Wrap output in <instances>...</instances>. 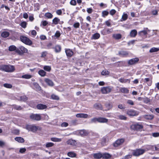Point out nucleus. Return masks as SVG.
Returning a JSON list of instances; mask_svg holds the SVG:
<instances>
[{
  "mask_svg": "<svg viewBox=\"0 0 159 159\" xmlns=\"http://www.w3.org/2000/svg\"><path fill=\"white\" fill-rule=\"evenodd\" d=\"M109 72L106 70H104L101 72V74L103 75H109Z\"/></svg>",
  "mask_w": 159,
  "mask_h": 159,
  "instance_id": "43",
  "label": "nucleus"
},
{
  "mask_svg": "<svg viewBox=\"0 0 159 159\" xmlns=\"http://www.w3.org/2000/svg\"><path fill=\"white\" fill-rule=\"evenodd\" d=\"M25 128L29 131H31L33 132H35L38 130H40L41 129L40 127L34 125H26Z\"/></svg>",
  "mask_w": 159,
  "mask_h": 159,
  "instance_id": "2",
  "label": "nucleus"
},
{
  "mask_svg": "<svg viewBox=\"0 0 159 159\" xmlns=\"http://www.w3.org/2000/svg\"><path fill=\"white\" fill-rule=\"evenodd\" d=\"M112 36L116 39H119L122 37L121 34H113Z\"/></svg>",
  "mask_w": 159,
  "mask_h": 159,
  "instance_id": "27",
  "label": "nucleus"
},
{
  "mask_svg": "<svg viewBox=\"0 0 159 159\" xmlns=\"http://www.w3.org/2000/svg\"><path fill=\"white\" fill-rule=\"evenodd\" d=\"M116 11L114 9H112L110 11V13L111 15H113L115 14Z\"/></svg>",
  "mask_w": 159,
  "mask_h": 159,
  "instance_id": "63",
  "label": "nucleus"
},
{
  "mask_svg": "<svg viewBox=\"0 0 159 159\" xmlns=\"http://www.w3.org/2000/svg\"><path fill=\"white\" fill-rule=\"evenodd\" d=\"M53 48L54 49L56 53L60 52L61 50V47L59 45H56Z\"/></svg>",
  "mask_w": 159,
  "mask_h": 159,
  "instance_id": "19",
  "label": "nucleus"
},
{
  "mask_svg": "<svg viewBox=\"0 0 159 159\" xmlns=\"http://www.w3.org/2000/svg\"><path fill=\"white\" fill-rule=\"evenodd\" d=\"M70 3L71 5L75 6L76 5V1L75 0H71L70 1Z\"/></svg>",
  "mask_w": 159,
  "mask_h": 159,
  "instance_id": "56",
  "label": "nucleus"
},
{
  "mask_svg": "<svg viewBox=\"0 0 159 159\" xmlns=\"http://www.w3.org/2000/svg\"><path fill=\"white\" fill-rule=\"evenodd\" d=\"M152 135L155 137H158L159 136V133H154L152 134Z\"/></svg>",
  "mask_w": 159,
  "mask_h": 159,
  "instance_id": "64",
  "label": "nucleus"
},
{
  "mask_svg": "<svg viewBox=\"0 0 159 159\" xmlns=\"http://www.w3.org/2000/svg\"><path fill=\"white\" fill-rule=\"evenodd\" d=\"M79 133L82 136H84L88 135L89 133L88 130L85 129L80 130L79 131Z\"/></svg>",
  "mask_w": 159,
  "mask_h": 159,
  "instance_id": "11",
  "label": "nucleus"
},
{
  "mask_svg": "<svg viewBox=\"0 0 159 159\" xmlns=\"http://www.w3.org/2000/svg\"><path fill=\"white\" fill-rule=\"evenodd\" d=\"M43 69L49 72L51 69V67L48 66H45L43 67Z\"/></svg>",
  "mask_w": 159,
  "mask_h": 159,
  "instance_id": "36",
  "label": "nucleus"
},
{
  "mask_svg": "<svg viewBox=\"0 0 159 159\" xmlns=\"http://www.w3.org/2000/svg\"><path fill=\"white\" fill-rule=\"evenodd\" d=\"M47 106L43 104H39L37 106V108L38 109H44L47 108Z\"/></svg>",
  "mask_w": 159,
  "mask_h": 159,
  "instance_id": "18",
  "label": "nucleus"
},
{
  "mask_svg": "<svg viewBox=\"0 0 159 159\" xmlns=\"http://www.w3.org/2000/svg\"><path fill=\"white\" fill-rule=\"evenodd\" d=\"M30 118L33 120H39L41 119V116L39 114H32L30 116Z\"/></svg>",
  "mask_w": 159,
  "mask_h": 159,
  "instance_id": "9",
  "label": "nucleus"
},
{
  "mask_svg": "<svg viewBox=\"0 0 159 159\" xmlns=\"http://www.w3.org/2000/svg\"><path fill=\"white\" fill-rule=\"evenodd\" d=\"M50 139L52 141L54 142H60L62 140L61 139V138H58L55 137L51 138Z\"/></svg>",
  "mask_w": 159,
  "mask_h": 159,
  "instance_id": "32",
  "label": "nucleus"
},
{
  "mask_svg": "<svg viewBox=\"0 0 159 159\" xmlns=\"http://www.w3.org/2000/svg\"><path fill=\"white\" fill-rule=\"evenodd\" d=\"M60 21V20L57 17H55L54 19H53L52 22L55 25H57L58 24Z\"/></svg>",
  "mask_w": 159,
  "mask_h": 159,
  "instance_id": "35",
  "label": "nucleus"
},
{
  "mask_svg": "<svg viewBox=\"0 0 159 159\" xmlns=\"http://www.w3.org/2000/svg\"><path fill=\"white\" fill-rule=\"evenodd\" d=\"M76 116L77 117L86 118L88 117V115L86 114L79 113L76 114Z\"/></svg>",
  "mask_w": 159,
  "mask_h": 159,
  "instance_id": "22",
  "label": "nucleus"
},
{
  "mask_svg": "<svg viewBox=\"0 0 159 159\" xmlns=\"http://www.w3.org/2000/svg\"><path fill=\"white\" fill-rule=\"evenodd\" d=\"M152 77L151 75H149L148 77L145 78L144 79V82L147 83L148 86H151L152 84Z\"/></svg>",
  "mask_w": 159,
  "mask_h": 159,
  "instance_id": "10",
  "label": "nucleus"
},
{
  "mask_svg": "<svg viewBox=\"0 0 159 159\" xmlns=\"http://www.w3.org/2000/svg\"><path fill=\"white\" fill-rule=\"evenodd\" d=\"M127 114L129 116H134L139 114V112L134 110H127Z\"/></svg>",
  "mask_w": 159,
  "mask_h": 159,
  "instance_id": "5",
  "label": "nucleus"
},
{
  "mask_svg": "<svg viewBox=\"0 0 159 159\" xmlns=\"http://www.w3.org/2000/svg\"><path fill=\"white\" fill-rule=\"evenodd\" d=\"M159 50V48H152L150 49L149 50V52H150L152 53V52H156L158 51Z\"/></svg>",
  "mask_w": 159,
  "mask_h": 159,
  "instance_id": "38",
  "label": "nucleus"
},
{
  "mask_svg": "<svg viewBox=\"0 0 159 159\" xmlns=\"http://www.w3.org/2000/svg\"><path fill=\"white\" fill-rule=\"evenodd\" d=\"M109 14V12L107 11H104L102 12V17H105L107 16Z\"/></svg>",
  "mask_w": 159,
  "mask_h": 159,
  "instance_id": "48",
  "label": "nucleus"
},
{
  "mask_svg": "<svg viewBox=\"0 0 159 159\" xmlns=\"http://www.w3.org/2000/svg\"><path fill=\"white\" fill-rule=\"evenodd\" d=\"M19 49L23 53H27L28 52V50L23 46H20L19 47Z\"/></svg>",
  "mask_w": 159,
  "mask_h": 159,
  "instance_id": "30",
  "label": "nucleus"
},
{
  "mask_svg": "<svg viewBox=\"0 0 159 159\" xmlns=\"http://www.w3.org/2000/svg\"><path fill=\"white\" fill-rule=\"evenodd\" d=\"M111 90V88L109 86L103 87L102 88L101 91L103 94H106L110 92Z\"/></svg>",
  "mask_w": 159,
  "mask_h": 159,
  "instance_id": "6",
  "label": "nucleus"
},
{
  "mask_svg": "<svg viewBox=\"0 0 159 159\" xmlns=\"http://www.w3.org/2000/svg\"><path fill=\"white\" fill-rule=\"evenodd\" d=\"M61 35L59 31H57L55 34V36L56 37L58 38Z\"/></svg>",
  "mask_w": 159,
  "mask_h": 159,
  "instance_id": "60",
  "label": "nucleus"
},
{
  "mask_svg": "<svg viewBox=\"0 0 159 159\" xmlns=\"http://www.w3.org/2000/svg\"><path fill=\"white\" fill-rule=\"evenodd\" d=\"M128 54V52L126 51H121L118 52V55L121 57H126Z\"/></svg>",
  "mask_w": 159,
  "mask_h": 159,
  "instance_id": "12",
  "label": "nucleus"
},
{
  "mask_svg": "<svg viewBox=\"0 0 159 159\" xmlns=\"http://www.w3.org/2000/svg\"><path fill=\"white\" fill-rule=\"evenodd\" d=\"M71 124L74 125H77V120H72L71 121Z\"/></svg>",
  "mask_w": 159,
  "mask_h": 159,
  "instance_id": "61",
  "label": "nucleus"
},
{
  "mask_svg": "<svg viewBox=\"0 0 159 159\" xmlns=\"http://www.w3.org/2000/svg\"><path fill=\"white\" fill-rule=\"evenodd\" d=\"M108 121V120L106 118L99 117L98 118V122L100 123H106Z\"/></svg>",
  "mask_w": 159,
  "mask_h": 159,
  "instance_id": "23",
  "label": "nucleus"
},
{
  "mask_svg": "<svg viewBox=\"0 0 159 159\" xmlns=\"http://www.w3.org/2000/svg\"><path fill=\"white\" fill-rule=\"evenodd\" d=\"M15 139L16 141H17L19 143H24L25 141L24 139L23 138L20 137H16L15 138Z\"/></svg>",
  "mask_w": 159,
  "mask_h": 159,
  "instance_id": "26",
  "label": "nucleus"
},
{
  "mask_svg": "<svg viewBox=\"0 0 159 159\" xmlns=\"http://www.w3.org/2000/svg\"><path fill=\"white\" fill-rule=\"evenodd\" d=\"M100 36V34L99 33H96L93 35L92 36V39H99Z\"/></svg>",
  "mask_w": 159,
  "mask_h": 159,
  "instance_id": "28",
  "label": "nucleus"
},
{
  "mask_svg": "<svg viewBox=\"0 0 159 159\" xmlns=\"http://www.w3.org/2000/svg\"><path fill=\"white\" fill-rule=\"evenodd\" d=\"M119 118L122 120H126L127 117L123 115H119Z\"/></svg>",
  "mask_w": 159,
  "mask_h": 159,
  "instance_id": "54",
  "label": "nucleus"
},
{
  "mask_svg": "<svg viewBox=\"0 0 159 159\" xmlns=\"http://www.w3.org/2000/svg\"><path fill=\"white\" fill-rule=\"evenodd\" d=\"M93 156L94 158L99 159L102 157V154L100 153H95Z\"/></svg>",
  "mask_w": 159,
  "mask_h": 159,
  "instance_id": "29",
  "label": "nucleus"
},
{
  "mask_svg": "<svg viewBox=\"0 0 159 159\" xmlns=\"http://www.w3.org/2000/svg\"><path fill=\"white\" fill-rule=\"evenodd\" d=\"M125 140L123 139H118L114 143V146L115 147H118L119 146L122 144L124 142Z\"/></svg>",
  "mask_w": 159,
  "mask_h": 159,
  "instance_id": "8",
  "label": "nucleus"
},
{
  "mask_svg": "<svg viewBox=\"0 0 159 159\" xmlns=\"http://www.w3.org/2000/svg\"><path fill=\"white\" fill-rule=\"evenodd\" d=\"M93 9L91 8H87V12L89 14L91 13L93 11Z\"/></svg>",
  "mask_w": 159,
  "mask_h": 159,
  "instance_id": "62",
  "label": "nucleus"
},
{
  "mask_svg": "<svg viewBox=\"0 0 159 159\" xmlns=\"http://www.w3.org/2000/svg\"><path fill=\"white\" fill-rule=\"evenodd\" d=\"M65 52L67 56L69 57H71L73 54V52L70 49H67L66 50Z\"/></svg>",
  "mask_w": 159,
  "mask_h": 159,
  "instance_id": "20",
  "label": "nucleus"
},
{
  "mask_svg": "<svg viewBox=\"0 0 159 159\" xmlns=\"http://www.w3.org/2000/svg\"><path fill=\"white\" fill-rule=\"evenodd\" d=\"M143 100L144 102L146 103H148L150 101V99L147 97L144 98Z\"/></svg>",
  "mask_w": 159,
  "mask_h": 159,
  "instance_id": "51",
  "label": "nucleus"
},
{
  "mask_svg": "<svg viewBox=\"0 0 159 159\" xmlns=\"http://www.w3.org/2000/svg\"><path fill=\"white\" fill-rule=\"evenodd\" d=\"M20 38L21 41L25 44L29 45H30L32 44V41L26 37L21 36Z\"/></svg>",
  "mask_w": 159,
  "mask_h": 159,
  "instance_id": "3",
  "label": "nucleus"
},
{
  "mask_svg": "<svg viewBox=\"0 0 159 159\" xmlns=\"http://www.w3.org/2000/svg\"><path fill=\"white\" fill-rule=\"evenodd\" d=\"M33 84L37 90L40 91L41 90V88L38 84L37 83L34 82Z\"/></svg>",
  "mask_w": 159,
  "mask_h": 159,
  "instance_id": "25",
  "label": "nucleus"
},
{
  "mask_svg": "<svg viewBox=\"0 0 159 159\" xmlns=\"http://www.w3.org/2000/svg\"><path fill=\"white\" fill-rule=\"evenodd\" d=\"M139 58L137 57L132 58L129 60L128 63L129 65H133L138 63L139 61Z\"/></svg>",
  "mask_w": 159,
  "mask_h": 159,
  "instance_id": "7",
  "label": "nucleus"
},
{
  "mask_svg": "<svg viewBox=\"0 0 159 159\" xmlns=\"http://www.w3.org/2000/svg\"><path fill=\"white\" fill-rule=\"evenodd\" d=\"M8 50L10 51H13L16 50V52H18V50H16V47L14 45H12L9 47Z\"/></svg>",
  "mask_w": 159,
  "mask_h": 159,
  "instance_id": "21",
  "label": "nucleus"
},
{
  "mask_svg": "<svg viewBox=\"0 0 159 159\" xmlns=\"http://www.w3.org/2000/svg\"><path fill=\"white\" fill-rule=\"evenodd\" d=\"M132 156L131 155H128L123 157L121 159H129Z\"/></svg>",
  "mask_w": 159,
  "mask_h": 159,
  "instance_id": "53",
  "label": "nucleus"
},
{
  "mask_svg": "<svg viewBox=\"0 0 159 159\" xmlns=\"http://www.w3.org/2000/svg\"><path fill=\"white\" fill-rule=\"evenodd\" d=\"M97 121L98 122V118H94L92 119L91 120V122L92 123H95Z\"/></svg>",
  "mask_w": 159,
  "mask_h": 159,
  "instance_id": "58",
  "label": "nucleus"
},
{
  "mask_svg": "<svg viewBox=\"0 0 159 159\" xmlns=\"http://www.w3.org/2000/svg\"><path fill=\"white\" fill-rule=\"evenodd\" d=\"M68 156L71 157H76V154L74 152H69L67 153Z\"/></svg>",
  "mask_w": 159,
  "mask_h": 159,
  "instance_id": "34",
  "label": "nucleus"
},
{
  "mask_svg": "<svg viewBox=\"0 0 159 159\" xmlns=\"http://www.w3.org/2000/svg\"><path fill=\"white\" fill-rule=\"evenodd\" d=\"M3 86L4 87L9 89H11L12 88V86L11 84H3Z\"/></svg>",
  "mask_w": 159,
  "mask_h": 159,
  "instance_id": "47",
  "label": "nucleus"
},
{
  "mask_svg": "<svg viewBox=\"0 0 159 159\" xmlns=\"http://www.w3.org/2000/svg\"><path fill=\"white\" fill-rule=\"evenodd\" d=\"M144 118L147 120H152L153 118V116L152 115H145L143 116Z\"/></svg>",
  "mask_w": 159,
  "mask_h": 159,
  "instance_id": "33",
  "label": "nucleus"
},
{
  "mask_svg": "<svg viewBox=\"0 0 159 159\" xmlns=\"http://www.w3.org/2000/svg\"><path fill=\"white\" fill-rule=\"evenodd\" d=\"M120 92L124 93H128L129 91V90L127 88L125 87L120 88Z\"/></svg>",
  "mask_w": 159,
  "mask_h": 159,
  "instance_id": "15",
  "label": "nucleus"
},
{
  "mask_svg": "<svg viewBox=\"0 0 159 159\" xmlns=\"http://www.w3.org/2000/svg\"><path fill=\"white\" fill-rule=\"evenodd\" d=\"M94 107L96 109H100L102 108V105L100 104L96 103L94 105Z\"/></svg>",
  "mask_w": 159,
  "mask_h": 159,
  "instance_id": "41",
  "label": "nucleus"
},
{
  "mask_svg": "<svg viewBox=\"0 0 159 159\" xmlns=\"http://www.w3.org/2000/svg\"><path fill=\"white\" fill-rule=\"evenodd\" d=\"M128 15L126 13H124L122 16L121 19L122 20L121 21H125L128 18Z\"/></svg>",
  "mask_w": 159,
  "mask_h": 159,
  "instance_id": "39",
  "label": "nucleus"
},
{
  "mask_svg": "<svg viewBox=\"0 0 159 159\" xmlns=\"http://www.w3.org/2000/svg\"><path fill=\"white\" fill-rule=\"evenodd\" d=\"M27 23L25 21H23L20 24V25L24 28H25L26 27Z\"/></svg>",
  "mask_w": 159,
  "mask_h": 159,
  "instance_id": "46",
  "label": "nucleus"
},
{
  "mask_svg": "<svg viewBox=\"0 0 159 159\" xmlns=\"http://www.w3.org/2000/svg\"><path fill=\"white\" fill-rule=\"evenodd\" d=\"M45 82L49 86L52 87L54 85V83L52 81L49 79L46 78L45 80Z\"/></svg>",
  "mask_w": 159,
  "mask_h": 159,
  "instance_id": "14",
  "label": "nucleus"
},
{
  "mask_svg": "<svg viewBox=\"0 0 159 159\" xmlns=\"http://www.w3.org/2000/svg\"><path fill=\"white\" fill-rule=\"evenodd\" d=\"M43 118L44 117V119L47 120L48 119V115L45 114H43L41 116V117Z\"/></svg>",
  "mask_w": 159,
  "mask_h": 159,
  "instance_id": "59",
  "label": "nucleus"
},
{
  "mask_svg": "<svg viewBox=\"0 0 159 159\" xmlns=\"http://www.w3.org/2000/svg\"><path fill=\"white\" fill-rule=\"evenodd\" d=\"M137 34V31L135 30H131L130 33V36L131 37H134Z\"/></svg>",
  "mask_w": 159,
  "mask_h": 159,
  "instance_id": "16",
  "label": "nucleus"
},
{
  "mask_svg": "<svg viewBox=\"0 0 159 159\" xmlns=\"http://www.w3.org/2000/svg\"><path fill=\"white\" fill-rule=\"evenodd\" d=\"M39 74L42 77H44L46 75V72L43 70H40L38 71Z\"/></svg>",
  "mask_w": 159,
  "mask_h": 159,
  "instance_id": "31",
  "label": "nucleus"
},
{
  "mask_svg": "<svg viewBox=\"0 0 159 159\" xmlns=\"http://www.w3.org/2000/svg\"><path fill=\"white\" fill-rule=\"evenodd\" d=\"M134 128L136 130H138L142 129L143 128L142 125L137 124L134 125Z\"/></svg>",
  "mask_w": 159,
  "mask_h": 159,
  "instance_id": "40",
  "label": "nucleus"
},
{
  "mask_svg": "<svg viewBox=\"0 0 159 159\" xmlns=\"http://www.w3.org/2000/svg\"><path fill=\"white\" fill-rule=\"evenodd\" d=\"M44 16L48 18H51L53 16L49 12L46 13Z\"/></svg>",
  "mask_w": 159,
  "mask_h": 159,
  "instance_id": "44",
  "label": "nucleus"
},
{
  "mask_svg": "<svg viewBox=\"0 0 159 159\" xmlns=\"http://www.w3.org/2000/svg\"><path fill=\"white\" fill-rule=\"evenodd\" d=\"M54 143L51 142H48L46 143L45 146L47 148L52 147L54 145Z\"/></svg>",
  "mask_w": 159,
  "mask_h": 159,
  "instance_id": "45",
  "label": "nucleus"
},
{
  "mask_svg": "<svg viewBox=\"0 0 159 159\" xmlns=\"http://www.w3.org/2000/svg\"><path fill=\"white\" fill-rule=\"evenodd\" d=\"M145 152L143 149H139L134 150L132 152L133 155L135 156H138L143 154Z\"/></svg>",
  "mask_w": 159,
  "mask_h": 159,
  "instance_id": "4",
  "label": "nucleus"
},
{
  "mask_svg": "<svg viewBox=\"0 0 159 159\" xmlns=\"http://www.w3.org/2000/svg\"><path fill=\"white\" fill-rule=\"evenodd\" d=\"M51 98L52 99L55 100H58L59 99V97L54 94H52L51 96Z\"/></svg>",
  "mask_w": 159,
  "mask_h": 159,
  "instance_id": "52",
  "label": "nucleus"
},
{
  "mask_svg": "<svg viewBox=\"0 0 159 159\" xmlns=\"http://www.w3.org/2000/svg\"><path fill=\"white\" fill-rule=\"evenodd\" d=\"M15 70L13 66L2 65L0 66V70L7 72H11Z\"/></svg>",
  "mask_w": 159,
  "mask_h": 159,
  "instance_id": "1",
  "label": "nucleus"
},
{
  "mask_svg": "<svg viewBox=\"0 0 159 159\" xmlns=\"http://www.w3.org/2000/svg\"><path fill=\"white\" fill-rule=\"evenodd\" d=\"M111 155L108 153H104L102 155V157L105 158H108L111 157Z\"/></svg>",
  "mask_w": 159,
  "mask_h": 159,
  "instance_id": "42",
  "label": "nucleus"
},
{
  "mask_svg": "<svg viewBox=\"0 0 159 159\" xmlns=\"http://www.w3.org/2000/svg\"><path fill=\"white\" fill-rule=\"evenodd\" d=\"M26 151V149L25 148H22L20 149L19 152L21 153H24Z\"/></svg>",
  "mask_w": 159,
  "mask_h": 159,
  "instance_id": "57",
  "label": "nucleus"
},
{
  "mask_svg": "<svg viewBox=\"0 0 159 159\" xmlns=\"http://www.w3.org/2000/svg\"><path fill=\"white\" fill-rule=\"evenodd\" d=\"M32 77V75L29 74H25L22 76L21 78L23 79H29Z\"/></svg>",
  "mask_w": 159,
  "mask_h": 159,
  "instance_id": "37",
  "label": "nucleus"
},
{
  "mask_svg": "<svg viewBox=\"0 0 159 159\" xmlns=\"http://www.w3.org/2000/svg\"><path fill=\"white\" fill-rule=\"evenodd\" d=\"M147 32L145 30L140 31L138 33L140 35H145L147 34Z\"/></svg>",
  "mask_w": 159,
  "mask_h": 159,
  "instance_id": "49",
  "label": "nucleus"
},
{
  "mask_svg": "<svg viewBox=\"0 0 159 159\" xmlns=\"http://www.w3.org/2000/svg\"><path fill=\"white\" fill-rule=\"evenodd\" d=\"M66 143L67 144L70 145L72 146H75L76 145V141L72 139H70L66 141Z\"/></svg>",
  "mask_w": 159,
  "mask_h": 159,
  "instance_id": "13",
  "label": "nucleus"
},
{
  "mask_svg": "<svg viewBox=\"0 0 159 159\" xmlns=\"http://www.w3.org/2000/svg\"><path fill=\"white\" fill-rule=\"evenodd\" d=\"M10 35V33L9 32L7 31H4L2 33L1 35L4 38H6L8 37Z\"/></svg>",
  "mask_w": 159,
  "mask_h": 159,
  "instance_id": "24",
  "label": "nucleus"
},
{
  "mask_svg": "<svg viewBox=\"0 0 159 159\" xmlns=\"http://www.w3.org/2000/svg\"><path fill=\"white\" fill-rule=\"evenodd\" d=\"M80 25V24L79 22H76L74 24L73 26L75 28H78L79 27Z\"/></svg>",
  "mask_w": 159,
  "mask_h": 159,
  "instance_id": "55",
  "label": "nucleus"
},
{
  "mask_svg": "<svg viewBox=\"0 0 159 159\" xmlns=\"http://www.w3.org/2000/svg\"><path fill=\"white\" fill-rule=\"evenodd\" d=\"M119 81L121 83H126L128 82L129 83L130 80L129 79H125L123 78H121L119 79Z\"/></svg>",
  "mask_w": 159,
  "mask_h": 159,
  "instance_id": "17",
  "label": "nucleus"
},
{
  "mask_svg": "<svg viewBox=\"0 0 159 159\" xmlns=\"http://www.w3.org/2000/svg\"><path fill=\"white\" fill-rule=\"evenodd\" d=\"M20 98L21 100L23 101H25L27 100V98L25 95L21 96Z\"/></svg>",
  "mask_w": 159,
  "mask_h": 159,
  "instance_id": "50",
  "label": "nucleus"
}]
</instances>
